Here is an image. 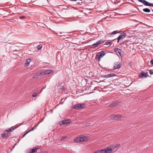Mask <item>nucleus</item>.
Instances as JSON below:
<instances>
[{"instance_id":"nucleus-16","label":"nucleus","mask_w":153,"mask_h":153,"mask_svg":"<svg viewBox=\"0 0 153 153\" xmlns=\"http://www.w3.org/2000/svg\"><path fill=\"white\" fill-rule=\"evenodd\" d=\"M80 142L86 141L87 140V138L86 137H80Z\"/></svg>"},{"instance_id":"nucleus-3","label":"nucleus","mask_w":153,"mask_h":153,"mask_svg":"<svg viewBox=\"0 0 153 153\" xmlns=\"http://www.w3.org/2000/svg\"><path fill=\"white\" fill-rule=\"evenodd\" d=\"M126 36V33L124 32L121 33L120 35L117 38V43H118L120 40H122Z\"/></svg>"},{"instance_id":"nucleus-37","label":"nucleus","mask_w":153,"mask_h":153,"mask_svg":"<svg viewBox=\"0 0 153 153\" xmlns=\"http://www.w3.org/2000/svg\"><path fill=\"white\" fill-rule=\"evenodd\" d=\"M28 133V131L26 133H25V134H24L23 135V137H24L26 135V134H27Z\"/></svg>"},{"instance_id":"nucleus-2","label":"nucleus","mask_w":153,"mask_h":153,"mask_svg":"<svg viewBox=\"0 0 153 153\" xmlns=\"http://www.w3.org/2000/svg\"><path fill=\"white\" fill-rule=\"evenodd\" d=\"M105 54V53L104 51H102L98 53H97L96 57L99 59L100 58H102Z\"/></svg>"},{"instance_id":"nucleus-12","label":"nucleus","mask_w":153,"mask_h":153,"mask_svg":"<svg viewBox=\"0 0 153 153\" xmlns=\"http://www.w3.org/2000/svg\"><path fill=\"white\" fill-rule=\"evenodd\" d=\"M143 4H144L145 5L147 6L153 7V3H150L146 1V0L144 1V2Z\"/></svg>"},{"instance_id":"nucleus-29","label":"nucleus","mask_w":153,"mask_h":153,"mask_svg":"<svg viewBox=\"0 0 153 153\" xmlns=\"http://www.w3.org/2000/svg\"><path fill=\"white\" fill-rule=\"evenodd\" d=\"M90 125V123H87L86 124L85 126H83V127H88V126H89Z\"/></svg>"},{"instance_id":"nucleus-10","label":"nucleus","mask_w":153,"mask_h":153,"mask_svg":"<svg viewBox=\"0 0 153 153\" xmlns=\"http://www.w3.org/2000/svg\"><path fill=\"white\" fill-rule=\"evenodd\" d=\"M113 150L114 149L112 148V147H107L106 148V153H112Z\"/></svg>"},{"instance_id":"nucleus-30","label":"nucleus","mask_w":153,"mask_h":153,"mask_svg":"<svg viewBox=\"0 0 153 153\" xmlns=\"http://www.w3.org/2000/svg\"><path fill=\"white\" fill-rule=\"evenodd\" d=\"M67 137L66 136H64L63 137H62V138L61 139V140H64Z\"/></svg>"},{"instance_id":"nucleus-28","label":"nucleus","mask_w":153,"mask_h":153,"mask_svg":"<svg viewBox=\"0 0 153 153\" xmlns=\"http://www.w3.org/2000/svg\"><path fill=\"white\" fill-rule=\"evenodd\" d=\"M112 43L111 42H106V45H108L110 44H111Z\"/></svg>"},{"instance_id":"nucleus-25","label":"nucleus","mask_w":153,"mask_h":153,"mask_svg":"<svg viewBox=\"0 0 153 153\" xmlns=\"http://www.w3.org/2000/svg\"><path fill=\"white\" fill-rule=\"evenodd\" d=\"M39 92L37 91H36V92H34L32 94V97H35L36 95L38 94Z\"/></svg>"},{"instance_id":"nucleus-7","label":"nucleus","mask_w":153,"mask_h":153,"mask_svg":"<svg viewBox=\"0 0 153 153\" xmlns=\"http://www.w3.org/2000/svg\"><path fill=\"white\" fill-rule=\"evenodd\" d=\"M120 102L116 101L108 105V107H115L120 104Z\"/></svg>"},{"instance_id":"nucleus-11","label":"nucleus","mask_w":153,"mask_h":153,"mask_svg":"<svg viewBox=\"0 0 153 153\" xmlns=\"http://www.w3.org/2000/svg\"><path fill=\"white\" fill-rule=\"evenodd\" d=\"M114 51L116 53H119L120 56H121V53L123 52V51L121 49L115 48L114 49Z\"/></svg>"},{"instance_id":"nucleus-20","label":"nucleus","mask_w":153,"mask_h":153,"mask_svg":"<svg viewBox=\"0 0 153 153\" xmlns=\"http://www.w3.org/2000/svg\"><path fill=\"white\" fill-rule=\"evenodd\" d=\"M118 33H120V32H119L118 30H115V31H114L113 32H112V33L107 34V35H112Z\"/></svg>"},{"instance_id":"nucleus-36","label":"nucleus","mask_w":153,"mask_h":153,"mask_svg":"<svg viewBox=\"0 0 153 153\" xmlns=\"http://www.w3.org/2000/svg\"><path fill=\"white\" fill-rule=\"evenodd\" d=\"M25 16H20L19 17V18L21 19H23L24 18H25Z\"/></svg>"},{"instance_id":"nucleus-4","label":"nucleus","mask_w":153,"mask_h":153,"mask_svg":"<svg viewBox=\"0 0 153 153\" xmlns=\"http://www.w3.org/2000/svg\"><path fill=\"white\" fill-rule=\"evenodd\" d=\"M103 42V41L102 40H100L96 43L93 44L92 45V48H96L99 45V44L101 43H102Z\"/></svg>"},{"instance_id":"nucleus-33","label":"nucleus","mask_w":153,"mask_h":153,"mask_svg":"<svg viewBox=\"0 0 153 153\" xmlns=\"http://www.w3.org/2000/svg\"><path fill=\"white\" fill-rule=\"evenodd\" d=\"M36 126H35L31 130H29L28 131V132H30V131H31L33 130L34 129L36 128Z\"/></svg>"},{"instance_id":"nucleus-18","label":"nucleus","mask_w":153,"mask_h":153,"mask_svg":"<svg viewBox=\"0 0 153 153\" xmlns=\"http://www.w3.org/2000/svg\"><path fill=\"white\" fill-rule=\"evenodd\" d=\"M116 76V75L113 73L109 74L107 75H106V78H108L114 76Z\"/></svg>"},{"instance_id":"nucleus-43","label":"nucleus","mask_w":153,"mask_h":153,"mask_svg":"<svg viewBox=\"0 0 153 153\" xmlns=\"http://www.w3.org/2000/svg\"><path fill=\"white\" fill-rule=\"evenodd\" d=\"M59 36H61V35H58Z\"/></svg>"},{"instance_id":"nucleus-1","label":"nucleus","mask_w":153,"mask_h":153,"mask_svg":"<svg viewBox=\"0 0 153 153\" xmlns=\"http://www.w3.org/2000/svg\"><path fill=\"white\" fill-rule=\"evenodd\" d=\"M86 104L84 103H79L75 104L73 106V108L76 109H81L85 108Z\"/></svg>"},{"instance_id":"nucleus-19","label":"nucleus","mask_w":153,"mask_h":153,"mask_svg":"<svg viewBox=\"0 0 153 153\" xmlns=\"http://www.w3.org/2000/svg\"><path fill=\"white\" fill-rule=\"evenodd\" d=\"M105 149H102L101 150H98L95 152L94 153H105Z\"/></svg>"},{"instance_id":"nucleus-8","label":"nucleus","mask_w":153,"mask_h":153,"mask_svg":"<svg viewBox=\"0 0 153 153\" xmlns=\"http://www.w3.org/2000/svg\"><path fill=\"white\" fill-rule=\"evenodd\" d=\"M121 117V116L120 115H112L111 116V118L116 120H118Z\"/></svg>"},{"instance_id":"nucleus-15","label":"nucleus","mask_w":153,"mask_h":153,"mask_svg":"<svg viewBox=\"0 0 153 153\" xmlns=\"http://www.w3.org/2000/svg\"><path fill=\"white\" fill-rule=\"evenodd\" d=\"M53 71L50 70H45L43 71L44 74L46 75L50 74Z\"/></svg>"},{"instance_id":"nucleus-42","label":"nucleus","mask_w":153,"mask_h":153,"mask_svg":"<svg viewBox=\"0 0 153 153\" xmlns=\"http://www.w3.org/2000/svg\"><path fill=\"white\" fill-rule=\"evenodd\" d=\"M62 33H60V34H62Z\"/></svg>"},{"instance_id":"nucleus-6","label":"nucleus","mask_w":153,"mask_h":153,"mask_svg":"<svg viewBox=\"0 0 153 153\" xmlns=\"http://www.w3.org/2000/svg\"><path fill=\"white\" fill-rule=\"evenodd\" d=\"M149 76L148 73H144L142 71L140 73L139 77L141 78H144L147 77Z\"/></svg>"},{"instance_id":"nucleus-39","label":"nucleus","mask_w":153,"mask_h":153,"mask_svg":"<svg viewBox=\"0 0 153 153\" xmlns=\"http://www.w3.org/2000/svg\"><path fill=\"white\" fill-rule=\"evenodd\" d=\"M105 12H106V13H108V11H107L106 10Z\"/></svg>"},{"instance_id":"nucleus-24","label":"nucleus","mask_w":153,"mask_h":153,"mask_svg":"<svg viewBox=\"0 0 153 153\" xmlns=\"http://www.w3.org/2000/svg\"><path fill=\"white\" fill-rule=\"evenodd\" d=\"M119 146H120L119 144H117L115 146H112V148L114 149V150L115 148H118L119 147Z\"/></svg>"},{"instance_id":"nucleus-40","label":"nucleus","mask_w":153,"mask_h":153,"mask_svg":"<svg viewBox=\"0 0 153 153\" xmlns=\"http://www.w3.org/2000/svg\"><path fill=\"white\" fill-rule=\"evenodd\" d=\"M42 90H40V92H39V93L41 92H42Z\"/></svg>"},{"instance_id":"nucleus-35","label":"nucleus","mask_w":153,"mask_h":153,"mask_svg":"<svg viewBox=\"0 0 153 153\" xmlns=\"http://www.w3.org/2000/svg\"><path fill=\"white\" fill-rule=\"evenodd\" d=\"M149 72L150 74H153V71H152V70H149Z\"/></svg>"},{"instance_id":"nucleus-9","label":"nucleus","mask_w":153,"mask_h":153,"mask_svg":"<svg viewBox=\"0 0 153 153\" xmlns=\"http://www.w3.org/2000/svg\"><path fill=\"white\" fill-rule=\"evenodd\" d=\"M10 133L7 131L6 133H4L1 134V137L3 138H5L10 136Z\"/></svg>"},{"instance_id":"nucleus-17","label":"nucleus","mask_w":153,"mask_h":153,"mask_svg":"<svg viewBox=\"0 0 153 153\" xmlns=\"http://www.w3.org/2000/svg\"><path fill=\"white\" fill-rule=\"evenodd\" d=\"M62 123L64 124H67L71 122V120H63Z\"/></svg>"},{"instance_id":"nucleus-38","label":"nucleus","mask_w":153,"mask_h":153,"mask_svg":"<svg viewBox=\"0 0 153 153\" xmlns=\"http://www.w3.org/2000/svg\"><path fill=\"white\" fill-rule=\"evenodd\" d=\"M151 63L153 65V59H152L151 61Z\"/></svg>"},{"instance_id":"nucleus-26","label":"nucleus","mask_w":153,"mask_h":153,"mask_svg":"<svg viewBox=\"0 0 153 153\" xmlns=\"http://www.w3.org/2000/svg\"><path fill=\"white\" fill-rule=\"evenodd\" d=\"M42 47V45L41 44H40L39 45H38L37 46V48L38 50H40Z\"/></svg>"},{"instance_id":"nucleus-21","label":"nucleus","mask_w":153,"mask_h":153,"mask_svg":"<svg viewBox=\"0 0 153 153\" xmlns=\"http://www.w3.org/2000/svg\"><path fill=\"white\" fill-rule=\"evenodd\" d=\"M37 149L38 148H35L34 149H30L29 152L30 153H34L35 152H36Z\"/></svg>"},{"instance_id":"nucleus-5","label":"nucleus","mask_w":153,"mask_h":153,"mask_svg":"<svg viewBox=\"0 0 153 153\" xmlns=\"http://www.w3.org/2000/svg\"><path fill=\"white\" fill-rule=\"evenodd\" d=\"M121 64L119 62H115L114 66V69H118L120 68Z\"/></svg>"},{"instance_id":"nucleus-27","label":"nucleus","mask_w":153,"mask_h":153,"mask_svg":"<svg viewBox=\"0 0 153 153\" xmlns=\"http://www.w3.org/2000/svg\"><path fill=\"white\" fill-rule=\"evenodd\" d=\"M15 128H9L7 130V131L8 132H11L14 130Z\"/></svg>"},{"instance_id":"nucleus-34","label":"nucleus","mask_w":153,"mask_h":153,"mask_svg":"<svg viewBox=\"0 0 153 153\" xmlns=\"http://www.w3.org/2000/svg\"><path fill=\"white\" fill-rule=\"evenodd\" d=\"M138 1L139 2H141L143 4L145 0H138Z\"/></svg>"},{"instance_id":"nucleus-14","label":"nucleus","mask_w":153,"mask_h":153,"mask_svg":"<svg viewBox=\"0 0 153 153\" xmlns=\"http://www.w3.org/2000/svg\"><path fill=\"white\" fill-rule=\"evenodd\" d=\"M45 75V74H44L43 71L42 72H40L39 73H38L34 77V78H37L39 76H43L44 75Z\"/></svg>"},{"instance_id":"nucleus-41","label":"nucleus","mask_w":153,"mask_h":153,"mask_svg":"<svg viewBox=\"0 0 153 153\" xmlns=\"http://www.w3.org/2000/svg\"><path fill=\"white\" fill-rule=\"evenodd\" d=\"M108 17V16H106V17H105V18H106V19H107V18Z\"/></svg>"},{"instance_id":"nucleus-22","label":"nucleus","mask_w":153,"mask_h":153,"mask_svg":"<svg viewBox=\"0 0 153 153\" xmlns=\"http://www.w3.org/2000/svg\"><path fill=\"white\" fill-rule=\"evenodd\" d=\"M74 141L75 143L80 142V137H78L75 139L74 140Z\"/></svg>"},{"instance_id":"nucleus-32","label":"nucleus","mask_w":153,"mask_h":153,"mask_svg":"<svg viewBox=\"0 0 153 153\" xmlns=\"http://www.w3.org/2000/svg\"><path fill=\"white\" fill-rule=\"evenodd\" d=\"M36 126H35L31 130H29L28 131V132H30V131H31L33 130L34 129L36 128Z\"/></svg>"},{"instance_id":"nucleus-23","label":"nucleus","mask_w":153,"mask_h":153,"mask_svg":"<svg viewBox=\"0 0 153 153\" xmlns=\"http://www.w3.org/2000/svg\"><path fill=\"white\" fill-rule=\"evenodd\" d=\"M143 10L144 11L146 12L149 13L150 12V9L147 8L143 9Z\"/></svg>"},{"instance_id":"nucleus-13","label":"nucleus","mask_w":153,"mask_h":153,"mask_svg":"<svg viewBox=\"0 0 153 153\" xmlns=\"http://www.w3.org/2000/svg\"><path fill=\"white\" fill-rule=\"evenodd\" d=\"M31 60L30 59H27L25 62V66L27 67L28 66L30 62L31 61Z\"/></svg>"},{"instance_id":"nucleus-31","label":"nucleus","mask_w":153,"mask_h":153,"mask_svg":"<svg viewBox=\"0 0 153 153\" xmlns=\"http://www.w3.org/2000/svg\"><path fill=\"white\" fill-rule=\"evenodd\" d=\"M36 126H35L31 130H29L28 131V132H30V131H31L33 130L34 129L36 128Z\"/></svg>"}]
</instances>
